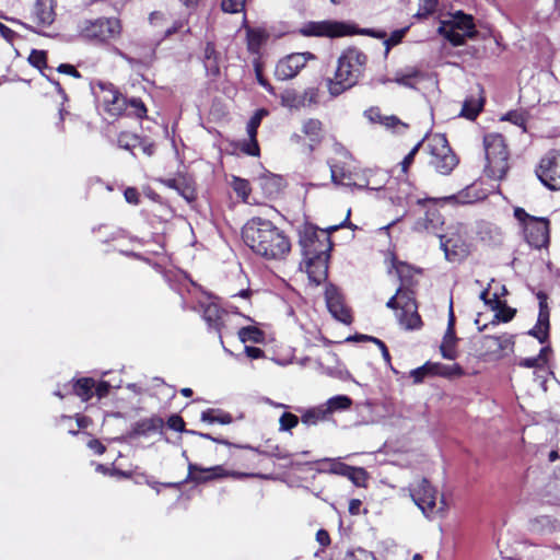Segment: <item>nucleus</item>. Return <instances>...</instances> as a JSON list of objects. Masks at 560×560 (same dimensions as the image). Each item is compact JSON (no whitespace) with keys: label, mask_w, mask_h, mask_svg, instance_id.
Returning <instances> with one entry per match:
<instances>
[{"label":"nucleus","mask_w":560,"mask_h":560,"mask_svg":"<svg viewBox=\"0 0 560 560\" xmlns=\"http://www.w3.org/2000/svg\"><path fill=\"white\" fill-rule=\"evenodd\" d=\"M406 32H407V27L401 28V30H396L390 34V36L384 42V44L386 46V52H388L390 47L396 46L397 44H399L401 42Z\"/></svg>","instance_id":"864d4df0"},{"label":"nucleus","mask_w":560,"mask_h":560,"mask_svg":"<svg viewBox=\"0 0 560 560\" xmlns=\"http://www.w3.org/2000/svg\"><path fill=\"white\" fill-rule=\"evenodd\" d=\"M503 120H508L515 126L522 128L523 131H526V122H527V114L523 110H512L509 112L502 118Z\"/></svg>","instance_id":"c03bdc74"},{"label":"nucleus","mask_w":560,"mask_h":560,"mask_svg":"<svg viewBox=\"0 0 560 560\" xmlns=\"http://www.w3.org/2000/svg\"><path fill=\"white\" fill-rule=\"evenodd\" d=\"M238 337L242 342L254 341L258 342L262 338V332L256 327H243L238 331Z\"/></svg>","instance_id":"37998d69"},{"label":"nucleus","mask_w":560,"mask_h":560,"mask_svg":"<svg viewBox=\"0 0 560 560\" xmlns=\"http://www.w3.org/2000/svg\"><path fill=\"white\" fill-rule=\"evenodd\" d=\"M255 72L258 83L265 88L269 93H273L272 85L262 77L261 70L258 65L255 66Z\"/></svg>","instance_id":"0e129e2a"},{"label":"nucleus","mask_w":560,"mask_h":560,"mask_svg":"<svg viewBox=\"0 0 560 560\" xmlns=\"http://www.w3.org/2000/svg\"><path fill=\"white\" fill-rule=\"evenodd\" d=\"M429 149L432 155L431 164L439 173L447 175L457 165V159L443 135H434L431 137L429 140Z\"/></svg>","instance_id":"1a4fd4ad"},{"label":"nucleus","mask_w":560,"mask_h":560,"mask_svg":"<svg viewBox=\"0 0 560 560\" xmlns=\"http://www.w3.org/2000/svg\"><path fill=\"white\" fill-rule=\"evenodd\" d=\"M163 427L161 418L144 419L136 423L133 432L138 435H147L151 432L159 431Z\"/></svg>","instance_id":"e433bc0d"},{"label":"nucleus","mask_w":560,"mask_h":560,"mask_svg":"<svg viewBox=\"0 0 560 560\" xmlns=\"http://www.w3.org/2000/svg\"><path fill=\"white\" fill-rule=\"evenodd\" d=\"M246 0H222V10L229 13H236L244 9Z\"/></svg>","instance_id":"603ef678"},{"label":"nucleus","mask_w":560,"mask_h":560,"mask_svg":"<svg viewBox=\"0 0 560 560\" xmlns=\"http://www.w3.org/2000/svg\"><path fill=\"white\" fill-rule=\"evenodd\" d=\"M118 147L128 151H132L140 144V139L133 133L121 132L117 140Z\"/></svg>","instance_id":"79ce46f5"},{"label":"nucleus","mask_w":560,"mask_h":560,"mask_svg":"<svg viewBox=\"0 0 560 560\" xmlns=\"http://www.w3.org/2000/svg\"><path fill=\"white\" fill-rule=\"evenodd\" d=\"M301 33L304 36L341 37L351 34L350 26L336 21L308 22L303 25Z\"/></svg>","instance_id":"ddd939ff"},{"label":"nucleus","mask_w":560,"mask_h":560,"mask_svg":"<svg viewBox=\"0 0 560 560\" xmlns=\"http://www.w3.org/2000/svg\"><path fill=\"white\" fill-rule=\"evenodd\" d=\"M46 52L43 50H32L28 61L32 66L36 67L37 69H42L46 66Z\"/></svg>","instance_id":"3c124183"},{"label":"nucleus","mask_w":560,"mask_h":560,"mask_svg":"<svg viewBox=\"0 0 560 560\" xmlns=\"http://www.w3.org/2000/svg\"><path fill=\"white\" fill-rule=\"evenodd\" d=\"M434 369H440V363H425L424 365L415 369L410 372L413 383L418 384L423 381L425 375L434 374Z\"/></svg>","instance_id":"a19ab883"},{"label":"nucleus","mask_w":560,"mask_h":560,"mask_svg":"<svg viewBox=\"0 0 560 560\" xmlns=\"http://www.w3.org/2000/svg\"><path fill=\"white\" fill-rule=\"evenodd\" d=\"M342 560H376V558L372 552L362 548H357L348 551Z\"/></svg>","instance_id":"09e8293b"},{"label":"nucleus","mask_w":560,"mask_h":560,"mask_svg":"<svg viewBox=\"0 0 560 560\" xmlns=\"http://www.w3.org/2000/svg\"><path fill=\"white\" fill-rule=\"evenodd\" d=\"M483 107V98L481 96H469L465 100L459 116L469 120L476 119Z\"/></svg>","instance_id":"7c9ffc66"},{"label":"nucleus","mask_w":560,"mask_h":560,"mask_svg":"<svg viewBox=\"0 0 560 560\" xmlns=\"http://www.w3.org/2000/svg\"><path fill=\"white\" fill-rule=\"evenodd\" d=\"M56 0H36L33 11L32 20L40 27L50 26L56 19Z\"/></svg>","instance_id":"aec40b11"},{"label":"nucleus","mask_w":560,"mask_h":560,"mask_svg":"<svg viewBox=\"0 0 560 560\" xmlns=\"http://www.w3.org/2000/svg\"><path fill=\"white\" fill-rule=\"evenodd\" d=\"M125 199L128 203L138 205L139 202V192L136 188L129 187L125 190Z\"/></svg>","instance_id":"680f3d73"},{"label":"nucleus","mask_w":560,"mask_h":560,"mask_svg":"<svg viewBox=\"0 0 560 560\" xmlns=\"http://www.w3.org/2000/svg\"><path fill=\"white\" fill-rule=\"evenodd\" d=\"M325 300L328 311L336 319L345 324L351 322L350 311L345 305L343 298L335 285H327Z\"/></svg>","instance_id":"dca6fc26"},{"label":"nucleus","mask_w":560,"mask_h":560,"mask_svg":"<svg viewBox=\"0 0 560 560\" xmlns=\"http://www.w3.org/2000/svg\"><path fill=\"white\" fill-rule=\"evenodd\" d=\"M268 34L262 28H247V47L252 54H258L266 43Z\"/></svg>","instance_id":"c756f323"},{"label":"nucleus","mask_w":560,"mask_h":560,"mask_svg":"<svg viewBox=\"0 0 560 560\" xmlns=\"http://www.w3.org/2000/svg\"><path fill=\"white\" fill-rule=\"evenodd\" d=\"M422 142H418L411 150L410 152L404 158V160L401 161L400 163V166H401V171L404 173L407 172L408 167L412 164L413 160H415V155L417 154L419 148L421 147Z\"/></svg>","instance_id":"bf43d9fd"},{"label":"nucleus","mask_w":560,"mask_h":560,"mask_svg":"<svg viewBox=\"0 0 560 560\" xmlns=\"http://www.w3.org/2000/svg\"><path fill=\"white\" fill-rule=\"evenodd\" d=\"M399 324L406 329H418L421 327V318L417 312L413 296H408V301L402 305V311L397 313Z\"/></svg>","instance_id":"5701e85b"},{"label":"nucleus","mask_w":560,"mask_h":560,"mask_svg":"<svg viewBox=\"0 0 560 560\" xmlns=\"http://www.w3.org/2000/svg\"><path fill=\"white\" fill-rule=\"evenodd\" d=\"M457 337L455 335V331L446 330L442 343L440 346V350L442 353V357L446 360H455L458 355L456 345H457Z\"/></svg>","instance_id":"c85d7f7f"},{"label":"nucleus","mask_w":560,"mask_h":560,"mask_svg":"<svg viewBox=\"0 0 560 560\" xmlns=\"http://www.w3.org/2000/svg\"><path fill=\"white\" fill-rule=\"evenodd\" d=\"M463 373V369L456 363L452 365H444L440 363V369H434V374L443 376H460Z\"/></svg>","instance_id":"8fccbe9b"},{"label":"nucleus","mask_w":560,"mask_h":560,"mask_svg":"<svg viewBox=\"0 0 560 560\" xmlns=\"http://www.w3.org/2000/svg\"><path fill=\"white\" fill-rule=\"evenodd\" d=\"M96 88L98 100L103 103L105 109L110 115H119L127 106V100L118 92V90L108 82H97Z\"/></svg>","instance_id":"4468645a"},{"label":"nucleus","mask_w":560,"mask_h":560,"mask_svg":"<svg viewBox=\"0 0 560 560\" xmlns=\"http://www.w3.org/2000/svg\"><path fill=\"white\" fill-rule=\"evenodd\" d=\"M408 491L410 498L425 517L435 518L445 514L447 510L446 502L428 479L415 480L409 485Z\"/></svg>","instance_id":"20e7f679"},{"label":"nucleus","mask_w":560,"mask_h":560,"mask_svg":"<svg viewBox=\"0 0 560 560\" xmlns=\"http://www.w3.org/2000/svg\"><path fill=\"white\" fill-rule=\"evenodd\" d=\"M355 339H358V340H370V341L374 342L380 348V350L382 352V357L384 358V360L387 363L390 362L389 352L387 350V347L385 346V343L382 340H380L377 338H374V337H369V336H365V335L358 336V337H355Z\"/></svg>","instance_id":"5fc2aeb1"},{"label":"nucleus","mask_w":560,"mask_h":560,"mask_svg":"<svg viewBox=\"0 0 560 560\" xmlns=\"http://www.w3.org/2000/svg\"><path fill=\"white\" fill-rule=\"evenodd\" d=\"M486 152V173L493 179H502L508 170V151L503 137L499 133H489L483 138Z\"/></svg>","instance_id":"39448f33"},{"label":"nucleus","mask_w":560,"mask_h":560,"mask_svg":"<svg viewBox=\"0 0 560 560\" xmlns=\"http://www.w3.org/2000/svg\"><path fill=\"white\" fill-rule=\"evenodd\" d=\"M248 474L245 472H236L229 471L224 469L222 466H213L210 468H202L196 464L188 465V477L186 480H191L197 483L206 482L209 480H213L217 478L223 477H233V478H244L248 477Z\"/></svg>","instance_id":"2eb2a0df"},{"label":"nucleus","mask_w":560,"mask_h":560,"mask_svg":"<svg viewBox=\"0 0 560 560\" xmlns=\"http://www.w3.org/2000/svg\"><path fill=\"white\" fill-rule=\"evenodd\" d=\"M200 419L201 421L207 422L209 424H230L233 420L230 413L213 408L202 411Z\"/></svg>","instance_id":"72a5a7b5"},{"label":"nucleus","mask_w":560,"mask_h":560,"mask_svg":"<svg viewBox=\"0 0 560 560\" xmlns=\"http://www.w3.org/2000/svg\"><path fill=\"white\" fill-rule=\"evenodd\" d=\"M537 298L539 300V314L535 327L530 329L528 334L536 337L540 343H544L549 332V310L547 296L542 292H539Z\"/></svg>","instance_id":"412c9836"},{"label":"nucleus","mask_w":560,"mask_h":560,"mask_svg":"<svg viewBox=\"0 0 560 560\" xmlns=\"http://www.w3.org/2000/svg\"><path fill=\"white\" fill-rule=\"evenodd\" d=\"M427 79H430L429 74L415 67H407L396 71L393 81L408 89H418L419 84Z\"/></svg>","instance_id":"4be33fe9"},{"label":"nucleus","mask_w":560,"mask_h":560,"mask_svg":"<svg viewBox=\"0 0 560 560\" xmlns=\"http://www.w3.org/2000/svg\"><path fill=\"white\" fill-rule=\"evenodd\" d=\"M366 56L357 48L346 49L337 61V68L331 79H328V91L331 96H338L354 86L363 75Z\"/></svg>","instance_id":"7ed1b4c3"},{"label":"nucleus","mask_w":560,"mask_h":560,"mask_svg":"<svg viewBox=\"0 0 560 560\" xmlns=\"http://www.w3.org/2000/svg\"><path fill=\"white\" fill-rule=\"evenodd\" d=\"M88 446L97 455H102L105 452V446L98 440L95 439L90 440Z\"/></svg>","instance_id":"774afa93"},{"label":"nucleus","mask_w":560,"mask_h":560,"mask_svg":"<svg viewBox=\"0 0 560 560\" xmlns=\"http://www.w3.org/2000/svg\"><path fill=\"white\" fill-rule=\"evenodd\" d=\"M94 386L95 383L92 378H82L73 385V390L77 396L86 401L92 397Z\"/></svg>","instance_id":"58836bf2"},{"label":"nucleus","mask_w":560,"mask_h":560,"mask_svg":"<svg viewBox=\"0 0 560 560\" xmlns=\"http://www.w3.org/2000/svg\"><path fill=\"white\" fill-rule=\"evenodd\" d=\"M319 472H329L335 475L345 476L346 471H349V465L343 464L339 459H323L319 462Z\"/></svg>","instance_id":"4c0bfd02"},{"label":"nucleus","mask_w":560,"mask_h":560,"mask_svg":"<svg viewBox=\"0 0 560 560\" xmlns=\"http://www.w3.org/2000/svg\"><path fill=\"white\" fill-rule=\"evenodd\" d=\"M120 31V22L114 18L84 20L79 24L80 35L90 40L105 42L117 37Z\"/></svg>","instance_id":"6e6552de"},{"label":"nucleus","mask_w":560,"mask_h":560,"mask_svg":"<svg viewBox=\"0 0 560 560\" xmlns=\"http://www.w3.org/2000/svg\"><path fill=\"white\" fill-rule=\"evenodd\" d=\"M128 106L130 108H132V113L138 117V118H142L145 116L147 114V108L143 104V102L139 98H130L128 101Z\"/></svg>","instance_id":"6e6d98bb"},{"label":"nucleus","mask_w":560,"mask_h":560,"mask_svg":"<svg viewBox=\"0 0 560 560\" xmlns=\"http://www.w3.org/2000/svg\"><path fill=\"white\" fill-rule=\"evenodd\" d=\"M258 183L267 197L279 194L282 188V178L271 173L261 175L258 178Z\"/></svg>","instance_id":"cd10ccee"},{"label":"nucleus","mask_w":560,"mask_h":560,"mask_svg":"<svg viewBox=\"0 0 560 560\" xmlns=\"http://www.w3.org/2000/svg\"><path fill=\"white\" fill-rule=\"evenodd\" d=\"M438 5V0H420L419 10L415 14L416 18L422 19L432 14Z\"/></svg>","instance_id":"de8ad7c7"},{"label":"nucleus","mask_w":560,"mask_h":560,"mask_svg":"<svg viewBox=\"0 0 560 560\" xmlns=\"http://www.w3.org/2000/svg\"><path fill=\"white\" fill-rule=\"evenodd\" d=\"M343 223L334 225L327 230H317L305 226L300 236V244L303 250V265L310 281L316 285L320 284L328 276V260L332 244L329 233L338 230Z\"/></svg>","instance_id":"f257e3e1"},{"label":"nucleus","mask_w":560,"mask_h":560,"mask_svg":"<svg viewBox=\"0 0 560 560\" xmlns=\"http://www.w3.org/2000/svg\"><path fill=\"white\" fill-rule=\"evenodd\" d=\"M245 353L249 359H259L264 355V351L260 348L257 347H245Z\"/></svg>","instance_id":"338daca9"},{"label":"nucleus","mask_w":560,"mask_h":560,"mask_svg":"<svg viewBox=\"0 0 560 560\" xmlns=\"http://www.w3.org/2000/svg\"><path fill=\"white\" fill-rule=\"evenodd\" d=\"M244 243L257 255L267 259L283 258L291 248L287 235L271 221L250 219L242 231Z\"/></svg>","instance_id":"f03ea898"},{"label":"nucleus","mask_w":560,"mask_h":560,"mask_svg":"<svg viewBox=\"0 0 560 560\" xmlns=\"http://www.w3.org/2000/svg\"><path fill=\"white\" fill-rule=\"evenodd\" d=\"M57 70L60 73L69 74V75H72L74 78H80L81 77L79 71L72 65H69V63H61L57 68Z\"/></svg>","instance_id":"e2e57ef3"},{"label":"nucleus","mask_w":560,"mask_h":560,"mask_svg":"<svg viewBox=\"0 0 560 560\" xmlns=\"http://www.w3.org/2000/svg\"><path fill=\"white\" fill-rule=\"evenodd\" d=\"M231 185L237 196L241 197L244 202H247L250 192L248 180L233 176Z\"/></svg>","instance_id":"ea45409f"},{"label":"nucleus","mask_w":560,"mask_h":560,"mask_svg":"<svg viewBox=\"0 0 560 560\" xmlns=\"http://www.w3.org/2000/svg\"><path fill=\"white\" fill-rule=\"evenodd\" d=\"M299 423L298 416L291 412H283L279 419V430L280 431H290L295 428Z\"/></svg>","instance_id":"a18cd8bd"},{"label":"nucleus","mask_w":560,"mask_h":560,"mask_svg":"<svg viewBox=\"0 0 560 560\" xmlns=\"http://www.w3.org/2000/svg\"><path fill=\"white\" fill-rule=\"evenodd\" d=\"M329 418L324 405L316 406L306 410L302 415V422L306 425H316L320 421H325Z\"/></svg>","instance_id":"f704fd0d"},{"label":"nucleus","mask_w":560,"mask_h":560,"mask_svg":"<svg viewBox=\"0 0 560 560\" xmlns=\"http://www.w3.org/2000/svg\"><path fill=\"white\" fill-rule=\"evenodd\" d=\"M328 416L348 410L352 406V399L346 395H337L329 398L325 404H323Z\"/></svg>","instance_id":"2f4dec72"},{"label":"nucleus","mask_w":560,"mask_h":560,"mask_svg":"<svg viewBox=\"0 0 560 560\" xmlns=\"http://www.w3.org/2000/svg\"><path fill=\"white\" fill-rule=\"evenodd\" d=\"M438 32L453 46H460L467 38L476 35V26L471 15L457 11L450 19L440 22Z\"/></svg>","instance_id":"423d86ee"},{"label":"nucleus","mask_w":560,"mask_h":560,"mask_svg":"<svg viewBox=\"0 0 560 560\" xmlns=\"http://www.w3.org/2000/svg\"><path fill=\"white\" fill-rule=\"evenodd\" d=\"M301 96H303V101L305 102V106L315 103L317 98V92L315 89L305 90Z\"/></svg>","instance_id":"69168bd1"},{"label":"nucleus","mask_w":560,"mask_h":560,"mask_svg":"<svg viewBox=\"0 0 560 560\" xmlns=\"http://www.w3.org/2000/svg\"><path fill=\"white\" fill-rule=\"evenodd\" d=\"M281 105L289 109H300L305 107L303 96L293 89H287L280 94Z\"/></svg>","instance_id":"473e14b6"},{"label":"nucleus","mask_w":560,"mask_h":560,"mask_svg":"<svg viewBox=\"0 0 560 560\" xmlns=\"http://www.w3.org/2000/svg\"><path fill=\"white\" fill-rule=\"evenodd\" d=\"M349 161L350 160H329L328 165L334 184L353 187V180H358V174L352 172Z\"/></svg>","instance_id":"a211bd4d"},{"label":"nucleus","mask_w":560,"mask_h":560,"mask_svg":"<svg viewBox=\"0 0 560 560\" xmlns=\"http://www.w3.org/2000/svg\"><path fill=\"white\" fill-rule=\"evenodd\" d=\"M386 179L385 172L366 170L361 175L358 174V180H353V187L377 190L385 185Z\"/></svg>","instance_id":"393cba45"},{"label":"nucleus","mask_w":560,"mask_h":560,"mask_svg":"<svg viewBox=\"0 0 560 560\" xmlns=\"http://www.w3.org/2000/svg\"><path fill=\"white\" fill-rule=\"evenodd\" d=\"M441 248L445 254V258L455 261L467 254V248L459 236L453 237L447 235H439Z\"/></svg>","instance_id":"b1692460"},{"label":"nucleus","mask_w":560,"mask_h":560,"mask_svg":"<svg viewBox=\"0 0 560 560\" xmlns=\"http://www.w3.org/2000/svg\"><path fill=\"white\" fill-rule=\"evenodd\" d=\"M302 131L310 139V141L317 143L322 139L323 125L318 119L308 118L303 122Z\"/></svg>","instance_id":"c9c22d12"},{"label":"nucleus","mask_w":560,"mask_h":560,"mask_svg":"<svg viewBox=\"0 0 560 560\" xmlns=\"http://www.w3.org/2000/svg\"><path fill=\"white\" fill-rule=\"evenodd\" d=\"M345 477L355 486H362L366 479V472L363 468L349 466V471H346Z\"/></svg>","instance_id":"49530a36"},{"label":"nucleus","mask_w":560,"mask_h":560,"mask_svg":"<svg viewBox=\"0 0 560 560\" xmlns=\"http://www.w3.org/2000/svg\"><path fill=\"white\" fill-rule=\"evenodd\" d=\"M515 218L524 224V233L528 244L541 248L549 242V223L545 218L529 215L524 209L515 208Z\"/></svg>","instance_id":"0eeeda50"},{"label":"nucleus","mask_w":560,"mask_h":560,"mask_svg":"<svg viewBox=\"0 0 560 560\" xmlns=\"http://www.w3.org/2000/svg\"><path fill=\"white\" fill-rule=\"evenodd\" d=\"M439 200L444 201V202H456V203L471 202V199H469L468 192L465 190L458 192L457 195H451V196L440 198Z\"/></svg>","instance_id":"13d9d810"},{"label":"nucleus","mask_w":560,"mask_h":560,"mask_svg":"<svg viewBox=\"0 0 560 560\" xmlns=\"http://www.w3.org/2000/svg\"><path fill=\"white\" fill-rule=\"evenodd\" d=\"M442 224L443 219L440 212L438 210H429L423 220L416 222L415 230L419 232L427 231L429 233H435Z\"/></svg>","instance_id":"bb28decb"},{"label":"nucleus","mask_w":560,"mask_h":560,"mask_svg":"<svg viewBox=\"0 0 560 560\" xmlns=\"http://www.w3.org/2000/svg\"><path fill=\"white\" fill-rule=\"evenodd\" d=\"M208 75L218 77L220 74L219 56L203 61Z\"/></svg>","instance_id":"4d7b16f0"},{"label":"nucleus","mask_w":560,"mask_h":560,"mask_svg":"<svg viewBox=\"0 0 560 560\" xmlns=\"http://www.w3.org/2000/svg\"><path fill=\"white\" fill-rule=\"evenodd\" d=\"M479 354L483 358L498 359L506 350L514 346L513 336L503 334L500 336H482L478 341Z\"/></svg>","instance_id":"f8f14e48"},{"label":"nucleus","mask_w":560,"mask_h":560,"mask_svg":"<svg viewBox=\"0 0 560 560\" xmlns=\"http://www.w3.org/2000/svg\"><path fill=\"white\" fill-rule=\"evenodd\" d=\"M536 175L547 188L560 190V151L548 152L540 160Z\"/></svg>","instance_id":"9d476101"},{"label":"nucleus","mask_w":560,"mask_h":560,"mask_svg":"<svg viewBox=\"0 0 560 560\" xmlns=\"http://www.w3.org/2000/svg\"><path fill=\"white\" fill-rule=\"evenodd\" d=\"M198 307L199 311L202 313V317L208 324L209 328L214 329L219 334L220 341L222 342L220 331L224 312L212 300V298L208 295L201 298L198 301Z\"/></svg>","instance_id":"f3484780"},{"label":"nucleus","mask_w":560,"mask_h":560,"mask_svg":"<svg viewBox=\"0 0 560 560\" xmlns=\"http://www.w3.org/2000/svg\"><path fill=\"white\" fill-rule=\"evenodd\" d=\"M268 115V112L266 109H258L256 113L250 117L249 121L246 126V131L248 135V140L245 141L241 150L246 153L247 155L252 156H258L259 155V145L257 142V130L261 122V119Z\"/></svg>","instance_id":"6ab92c4d"},{"label":"nucleus","mask_w":560,"mask_h":560,"mask_svg":"<svg viewBox=\"0 0 560 560\" xmlns=\"http://www.w3.org/2000/svg\"><path fill=\"white\" fill-rule=\"evenodd\" d=\"M167 425L174 431L182 432L184 431L185 422L182 417L173 415L168 418Z\"/></svg>","instance_id":"052dcab7"},{"label":"nucleus","mask_w":560,"mask_h":560,"mask_svg":"<svg viewBox=\"0 0 560 560\" xmlns=\"http://www.w3.org/2000/svg\"><path fill=\"white\" fill-rule=\"evenodd\" d=\"M488 294H489V291L483 290L480 293V299L483 300L487 304H491V307L493 310H497L495 317L500 322H503V323L510 322L515 315V310L506 306L505 304H502V302L499 301L497 298H494L493 301H489L487 299ZM494 296H497V294H494Z\"/></svg>","instance_id":"a878e982"},{"label":"nucleus","mask_w":560,"mask_h":560,"mask_svg":"<svg viewBox=\"0 0 560 560\" xmlns=\"http://www.w3.org/2000/svg\"><path fill=\"white\" fill-rule=\"evenodd\" d=\"M313 59H315V56L311 52L290 54L277 62L275 77L280 81L293 79Z\"/></svg>","instance_id":"9b49d317"}]
</instances>
